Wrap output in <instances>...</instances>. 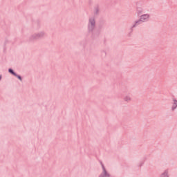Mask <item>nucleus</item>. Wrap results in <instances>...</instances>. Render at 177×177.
Instances as JSON below:
<instances>
[{
  "label": "nucleus",
  "instance_id": "nucleus-4",
  "mask_svg": "<svg viewBox=\"0 0 177 177\" xmlns=\"http://www.w3.org/2000/svg\"><path fill=\"white\" fill-rule=\"evenodd\" d=\"M9 73L12 74L13 75H17V74L15 72H13V70H12V69H9Z\"/></svg>",
  "mask_w": 177,
  "mask_h": 177
},
{
  "label": "nucleus",
  "instance_id": "nucleus-5",
  "mask_svg": "<svg viewBox=\"0 0 177 177\" xmlns=\"http://www.w3.org/2000/svg\"><path fill=\"white\" fill-rule=\"evenodd\" d=\"M162 177H168V174L167 173H165L162 175Z\"/></svg>",
  "mask_w": 177,
  "mask_h": 177
},
{
  "label": "nucleus",
  "instance_id": "nucleus-6",
  "mask_svg": "<svg viewBox=\"0 0 177 177\" xmlns=\"http://www.w3.org/2000/svg\"><path fill=\"white\" fill-rule=\"evenodd\" d=\"M125 100L129 101V100H131V97H125Z\"/></svg>",
  "mask_w": 177,
  "mask_h": 177
},
{
  "label": "nucleus",
  "instance_id": "nucleus-2",
  "mask_svg": "<svg viewBox=\"0 0 177 177\" xmlns=\"http://www.w3.org/2000/svg\"><path fill=\"white\" fill-rule=\"evenodd\" d=\"M150 17V15H143L141 16L140 17V20L141 21H145V20H147V19H149Z\"/></svg>",
  "mask_w": 177,
  "mask_h": 177
},
{
  "label": "nucleus",
  "instance_id": "nucleus-1",
  "mask_svg": "<svg viewBox=\"0 0 177 177\" xmlns=\"http://www.w3.org/2000/svg\"><path fill=\"white\" fill-rule=\"evenodd\" d=\"M93 27H95V19H91L89 21L88 28L89 30H93Z\"/></svg>",
  "mask_w": 177,
  "mask_h": 177
},
{
  "label": "nucleus",
  "instance_id": "nucleus-3",
  "mask_svg": "<svg viewBox=\"0 0 177 177\" xmlns=\"http://www.w3.org/2000/svg\"><path fill=\"white\" fill-rule=\"evenodd\" d=\"M177 107V100H174V105L172 106V110H175V109H176Z\"/></svg>",
  "mask_w": 177,
  "mask_h": 177
},
{
  "label": "nucleus",
  "instance_id": "nucleus-7",
  "mask_svg": "<svg viewBox=\"0 0 177 177\" xmlns=\"http://www.w3.org/2000/svg\"><path fill=\"white\" fill-rule=\"evenodd\" d=\"M15 77H17V78H19V80H20L21 81V77L19 76V75H15Z\"/></svg>",
  "mask_w": 177,
  "mask_h": 177
}]
</instances>
